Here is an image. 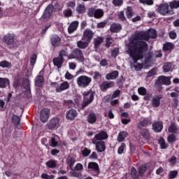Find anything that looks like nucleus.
I'll list each match as a JSON object with an SVG mask.
<instances>
[{"mask_svg":"<svg viewBox=\"0 0 179 179\" xmlns=\"http://www.w3.org/2000/svg\"><path fill=\"white\" fill-rule=\"evenodd\" d=\"M136 36H133V38L130 41V43L127 45V52L133 59V62H131L130 64L131 68H134L135 71H142V69L143 68V64L138 63V61L143 58V52L146 51L147 45L146 44L143 43L141 48L136 46Z\"/></svg>","mask_w":179,"mask_h":179,"instance_id":"nucleus-1","label":"nucleus"},{"mask_svg":"<svg viewBox=\"0 0 179 179\" xmlns=\"http://www.w3.org/2000/svg\"><path fill=\"white\" fill-rule=\"evenodd\" d=\"M134 36H136L134 41L136 43L135 46L138 47V48H142V47H143V44H145L147 45V50L148 43L143 41V40L145 41H149L150 38H156L157 33L156 32V30L153 29H149L148 32L137 31L131 36V37L129 38V43H131V40H132Z\"/></svg>","mask_w":179,"mask_h":179,"instance_id":"nucleus-2","label":"nucleus"},{"mask_svg":"<svg viewBox=\"0 0 179 179\" xmlns=\"http://www.w3.org/2000/svg\"><path fill=\"white\" fill-rule=\"evenodd\" d=\"M76 83L78 87L85 89L92 83V78L87 76H80L77 78Z\"/></svg>","mask_w":179,"mask_h":179,"instance_id":"nucleus-3","label":"nucleus"},{"mask_svg":"<svg viewBox=\"0 0 179 179\" xmlns=\"http://www.w3.org/2000/svg\"><path fill=\"white\" fill-rule=\"evenodd\" d=\"M83 97V108H85V107L89 106L94 100V92L91 90L85 92Z\"/></svg>","mask_w":179,"mask_h":179,"instance_id":"nucleus-4","label":"nucleus"},{"mask_svg":"<svg viewBox=\"0 0 179 179\" xmlns=\"http://www.w3.org/2000/svg\"><path fill=\"white\" fill-rule=\"evenodd\" d=\"M169 6L168 3H162L157 8V10L163 16H166L167 15H174V11L170 10Z\"/></svg>","mask_w":179,"mask_h":179,"instance_id":"nucleus-5","label":"nucleus"},{"mask_svg":"<svg viewBox=\"0 0 179 179\" xmlns=\"http://www.w3.org/2000/svg\"><path fill=\"white\" fill-rule=\"evenodd\" d=\"M50 86L52 87H55L57 93H61V92H64V90L69 89V83H68V82L62 83L60 85L58 83H51Z\"/></svg>","mask_w":179,"mask_h":179,"instance_id":"nucleus-6","label":"nucleus"},{"mask_svg":"<svg viewBox=\"0 0 179 179\" xmlns=\"http://www.w3.org/2000/svg\"><path fill=\"white\" fill-rule=\"evenodd\" d=\"M73 58H77V59H79L81 62H83V61H85V57H83V53L79 49H76L69 56V59H72Z\"/></svg>","mask_w":179,"mask_h":179,"instance_id":"nucleus-7","label":"nucleus"},{"mask_svg":"<svg viewBox=\"0 0 179 179\" xmlns=\"http://www.w3.org/2000/svg\"><path fill=\"white\" fill-rule=\"evenodd\" d=\"M88 171L90 173H92L94 176L99 175L100 169H99V164L96 162H89L88 163Z\"/></svg>","mask_w":179,"mask_h":179,"instance_id":"nucleus-8","label":"nucleus"},{"mask_svg":"<svg viewBox=\"0 0 179 179\" xmlns=\"http://www.w3.org/2000/svg\"><path fill=\"white\" fill-rule=\"evenodd\" d=\"M108 138V135L106 131H101L99 134H96L95 136L92 139V143L96 144L98 141H104V139H107Z\"/></svg>","mask_w":179,"mask_h":179,"instance_id":"nucleus-9","label":"nucleus"},{"mask_svg":"<svg viewBox=\"0 0 179 179\" xmlns=\"http://www.w3.org/2000/svg\"><path fill=\"white\" fill-rule=\"evenodd\" d=\"M93 36H94V33L93 32V31H92V29H87L83 32L82 40L90 43V41H92V39L93 38Z\"/></svg>","mask_w":179,"mask_h":179,"instance_id":"nucleus-10","label":"nucleus"},{"mask_svg":"<svg viewBox=\"0 0 179 179\" xmlns=\"http://www.w3.org/2000/svg\"><path fill=\"white\" fill-rule=\"evenodd\" d=\"M49 129H55L59 127V118H52L48 124Z\"/></svg>","mask_w":179,"mask_h":179,"instance_id":"nucleus-11","label":"nucleus"},{"mask_svg":"<svg viewBox=\"0 0 179 179\" xmlns=\"http://www.w3.org/2000/svg\"><path fill=\"white\" fill-rule=\"evenodd\" d=\"M50 115V109L48 108H43L41 111V122H45L48 120V117Z\"/></svg>","mask_w":179,"mask_h":179,"instance_id":"nucleus-12","label":"nucleus"},{"mask_svg":"<svg viewBox=\"0 0 179 179\" xmlns=\"http://www.w3.org/2000/svg\"><path fill=\"white\" fill-rule=\"evenodd\" d=\"M170 77H166L164 76H162L158 78L157 83L158 85H171V81L170 80Z\"/></svg>","mask_w":179,"mask_h":179,"instance_id":"nucleus-13","label":"nucleus"},{"mask_svg":"<svg viewBox=\"0 0 179 179\" xmlns=\"http://www.w3.org/2000/svg\"><path fill=\"white\" fill-rule=\"evenodd\" d=\"M78 117V111L75 109H70L66 113V119L70 120L71 121L75 120Z\"/></svg>","mask_w":179,"mask_h":179,"instance_id":"nucleus-14","label":"nucleus"},{"mask_svg":"<svg viewBox=\"0 0 179 179\" xmlns=\"http://www.w3.org/2000/svg\"><path fill=\"white\" fill-rule=\"evenodd\" d=\"M50 41L53 47H58L59 45H61V38H59L58 35H53Z\"/></svg>","mask_w":179,"mask_h":179,"instance_id":"nucleus-15","label":"nucleus"},{"mask_svg":"<svg viewBox=\"0 0 179 179\" xmlns=\"http://www.w3.org/2000/svg\"><path fill=\"white\" fill-rule=\"evenodd\" d=\"M78 26H79V22L78 21L72 22L68 27L69 34H72V33H73V31H75L78 29Z\"/></svg>","mask_w":179,"mask_h":179,"instance_id":"nucleus-16","label":"nucleus"},{"mask_svg":"<svg viewBox=\"0 0 179 179\" xmlns=\"http://www.w3.org/2000/svg\"><path fill=\"white\" fill-rule=\"evenodd\" d=\"M162 129H163V123L162 122H156L152 124L154 132H162Z\"/></svg>","mask_w":179,"mask_h":179,"instance_id":"nucleus-17","label":"nucleus"},{"mask_svg":"<svg viewBox=\"0 0 179 179\" xmlns=\"http://www.w3.org/2000/svg\"><path fill=\"white\" fill-rule=\"evenodd\" d=\"M96 150L99 153H101V152H104L106 150V144L104 143V141H96Z\"/></svg>","mask_w":179,"mask_h":179,"instance_id":"nucleus-18","label":"nucleus"},{"mask_svg":"<svg viewBox=\"0 0 179 179\" xmlns=\"http://www.w3.org/2000/svg\"><path fill=\"white\" fill-rule=\"evenodd\" d=\"M4 41L8 45H12V44H13V43L15 42V36L10 34H7L4 37Z\"/></svg>","mask_w":179,"mask_h":179,"instance_id":"nucleus-19","label":"nucleus"},{"mask_svg":"<svg viewBox=\"0 0 179 179\" xmlns=\"http://www.w3.org/2000/svg\"><path fill=\"white\" fill-rule=\"evenodd\" d=\"M162 95L154 96L151 101L152 107H159V106H160V100H162Z\"/></svg>","mask_w":179,"mask_h":179,"instance_id":"nucleus-20","label":"nucleus"},{"mask_svg":"<svg viewBox=\"0 0 179 179\" xmlns=\"http://www.w3.org/2000/svg\"><path fill=\"white\" fill-rule=\"evenodd\" d=\"M114 87V82H108L105 81L102 84H101L100 87L101 90L104 92V90H107V89H110V87Z\"/></svg>","mask_w":179,"mask_h":179,"instance_id":"nucleus-21","label":"nucleus"},{"mask_svg":"<svg viewBox=\"0 0 179 179\" xmlns=\"http://www.w3.org/2000/svg\"><path fill=\"white\" fill-rule=\"evenodd\" d=\"M118 71H114L112 73L106 74V79L107 80H114V79H117V78H118Z\"/></svg>","mask_w":179,"mask_h":179,"instance_id":"nucleus-22","label":"nucleus"},{"mask_svg":"<svg viewBox=\"0 0 179 179\" xmlns=\"http://www.w3.org/2000/svg\"><path fill=\"white\" fill-rule=\"evenodd\" d=\"M53 64L55 65V66H57V68H62V64H64V59L62 57H55L53 59Z\"/></svg>","mask_w":179,"mask_h":179,"instance_id":"nucleus-23","label":"nucleus"},{"mask_svg":"<svg viewBox=\"0 0 179 179\" xmlns=\"http://www.w3.org/2000/svg\"><path fill=\"white\" fill-rule=\"evenodd\" d=\"M122 29V27L120 24H112L110 27L111 33H118Z\"/></svg>","mask_w":179,"mask_h":179,"instance_id":"nucleus-24","label":"nucleus"},{"mask_svg":"<svg viewBox=\"0 0 179 179\" xmlns=\"http://www.w3.org/2000/svg\"><path fill=\"white\" fill-rule=\"evenodd\" d=\"M103 41H104V38H103V36H97L96 38H94V48H99Z\"/></svg>","mask_w":179,"mask_h":179,"instance_id":"nucleus-25","label":"nucleus"},{"mask_svg":"<svg viewBox=\"0 0 179 179\" xmlns=\"http://www.w3.org/2000/svg\"><path fill=\"white\" fill-rule=\"evenodd\" d=\"M9 79L6 78H0V87L1 89H5V87L9 86Z\"/></svg>","mask_w":179,"mask_h":179,"instance_id":"nucleus-26","label":"nucleus"},{"mask_svg":"<svg viewBox=\"0 0 179 179\" xmlns=\"http://www.w3.org/2000/svg\"><path fill=\"white\" fill-rule=\"evenodd\" d=\"M51 13H52V6L51 5H49L44 11V19H48V17L51 16Z\"/></svg>","mask_w":179,"mask_h":179,"instance_id":"nucleus-27","label":"nucleus"},{"mask_svg":"<svg viewBox=\"0 0 179 179\" xmlns=\"http://www.w3.org/2000/svg\"><path fill=\"white\" fill-rule=\"evenodd\" d=\"M89 43L90 42L87 41L81 40L77 42V47H78V48H81L82 50H85V48H87Z\"/></svg>","mask_w":179,"mask_h":179,"instance_id":"nucleus-28","label":"nucleus"},{"mask_svg":"<svg viewBox=\"0 0 179 179\" xmlns=\"http://www.w3.org/2000/svg\"><path fill=\"white\" fill-rule=\"evenodd\" d=\"M58 141H59V136L55 135L50 140V146L52 148H57L58 146Z\"/></svg>","mask_w":179,"mask_h":179,"instance_id":"nucleus-29","label":"nucleus"},{"mask_svg":"<svg viewBox=\"0 0 179 179\" xmlns=\"http://www.w3.org/2000/svg\"><path fill=\"white\" fill-rule=\"evenodd\" d=\"M127 136H128V133H127L126 131H120L117 136V141L118 142H124V141H125V138H127Z\"/></svg>","mask_w":179,"mask_h":179,"instance_id":"nucleus-30","label":"nucleus"},{"mask_svg":"<svg viewBox=\"0 0 179 179\" xmlns=\"http://www.w3.org/2000/svg\"><path fill=\"white\" fill-rule=\"evenodd\" d=\"M97 121V116L94 113H90L87 117V122L89 124H94Z\"/></svg>","mask_w":179,"mask_h":179,"instance_id":"nucleus-31","label":"nucleus"},{"mask_svg":"<svg viewBox=\"0 0 179 179\" xmlns=\"http://www.w3.org/2000/svg\"><path fill=\"white\" fill-rule=\"evenodd\" d=\"M43 83H44V78L41 76H38L35 79V86L41 87L43 86Z\"/></svg>","mask_w":179,"mask_h":179,"instance_id":"nucleus-32","label":"nucleus"},{"mask_svg":"<svg viewBox=\"0 0 179 179\" xmlns=\"http://www.w3.org/2000/svg\"><path fill=\"white\" fill-rule=\"evenodd\" d=\"M0 67L3 69L7 68L8 69H10V68H12V63L6 60H3L0 62Z\"/></svg>","mask_w":179,"mask_h":179,"instance_id":"nucleus-33","label":"nucleus"},{"mask_svg":"<svg viewBox=\"0 0 179 179\" xmlns=\"http://www.w3.org/2000/svg\"><path fill=\"white\" fill-rule=\"evenodd\" d=\"M45 165L48 169H55L57 167V161L52 159L49 160L46 162Z\"/></svg>","mask_w":179,"mask_h":179,"instance_id":"nucleus-34","label":"nucleus"},{"mask_svg":"<svg viewBox=\"0 0 179 179\" xmlns=\"http://www.w3.org/2000/svg\"><path fill=\"white\" fill-rule=\"evenodd\" d=\"M103 15H104V11L101 9H97L94 10V16L96 19H100V17H103Z\"/></svg>","mask_w":179,"mask_h":179,"instance_id":"nucleus-35","label":"nucleus"},{"mask_svg":"<svg viewBox=\"0 0 179 179\" xmlns=\"http://www.w3.org/2000/svg\"><path fill=\"white\" fill-rule=\"evenodd\" d=\"M164 72H170L173 69V64L171 63H165L163 66Z\"/></svg>","mask_w":179,"mask_h":179,"instance_id":"nucleus-36","label":"nucleus"},{"mask_svg":"<svg viewBox=\"0 0 179 179\" xmlns=\"http://www.w3.org/2000/svg\"><path fill=\"white\" fill-rule=\"evenodd\" d=\"M126 15L128 19H131L134 16V11H132V7H127L126 9Z\"/></svg>","mask_w":179,"mask_h":179,"instance_id":"nucleus-37","label":"nucleus"},{"mask_svg":"<svg viewBox=\"0 0 179 179\" xmlns=\"http://www.w3.org/2000/svg\"><path fill=\"white\" fill-rule=\"evenodd\" d=\"M70 174L72 177H76L77 178L80 179L83 178V175H82V173H78L73 170L70 172Z\"/></svg>","mask_w":179,"mask_h":179,"instance_id":"nucleus-38","label":"nucleus"},{"mask_svg":"<svg viewBox=\"0 0 179 179\" xmlns=\"http://www.w3.org/2000/svg\"><path fill=\"white\" fill-rule=\"evenodd\" d=\"M171 9H177L179 8V1H173L169 3Z\"/></svg>","mask_w":179,"mask_h":179,"instance_id":"nucleus-39","label":"nucleus"},{"mask_svg":"<svg viewBox=\"0 0 179 179\" xmlns=\"http://www.w3.org/2000/svg\"><path fill=\"white\" fill-rule=\"evenodd\" d=\"M126 148H127V145H125V143H122L121 145L119 147L117 150L118 155H122Z\"/></svg>","mask_w":179,"mask_h":179,"instance_id":"nucleus-40","label":"nucleus"},{"mask_svg":"<svg viewBox=\"0 0 179 179\" xmlns=\"http://www.w3.org/2000/svg\"><path fill=\"white\" fill-rule=\"evenodd\" d=\"M173 47V43H167L164 45L163 50L164 51H170V50H172Z\"/></svg>","mask_w":179,"mask_h":179,"instance_id":"nucleus-41","label":"nucleus"},{"mask_svg":"<svg viewBox=\"0 0 179 179\" xmlns=\"http://www.w3.org/2000/svg\"><path fill=\"white\" fill-rule=\"evenodd\" d=\"M81 152H82V155L85 156V157H87V156H89L92 152L90 150L86 148H83Z\"/></svg>","mask_w":179,"mask_h":179,"instance_id":"nucleus-42","label":"nucleus"},{"mask_svg":"<svg viewBox=\"0 0 179 179\" xmlns=\"http://www.w3.org/2000/svg\"><path fill=\"white\" fill-rule=\"evenodd\" d=\"M131 176L133 179H138V173L134 167H132L131 169Z\"/></svg>","mask_w":179,"mask_h":179,"instance_id":"nucleus-43","label":"nucleus"},{"mask_svg":"<svg viewBox=\"0 0 179 179\" xmlns=\"http://www.w3.org/2000/svg\"><path fill=\"white\" fill-rule=\"evenodd\" d=\"M41 178H42V179H55V176L48 175L47 173H42L41 176Z\"/></svg>","mask_w":179,"mask_h":179,"instance_id":"nucleus-44","label":"nucleus"},{"mask_svg":"<svg viewBox=\"0 0 179 179\" xmlns=\"http://www.w3.org/2000/svg\"><path fill=\"white\" fill-rule=\"evenodd\" d=\"M76 10L78 13H85V6L83 4H80L77 6Z\"/></svg>","mask_w":179,"mask_h":179,"instance_id":"nucleus-45","label":"nucleus"},{"mask_svg":"<svg viewBox=\"0 0 179 179\" xmlns=\"http://www.w3.org/2000/svg\"><path fill=\"white\" fill-rule=\"evenodd\" d=\"M37 61V55L34 54L30 57V64L32 66H34L36 62Z\"/></svg>","mask_w":179,"mask_h":179,"instance_id":"nucleus-46","label":"nucleus"},{"mask_svg":"<svg viewBox=\"0 0 179 179\" xmlns=\"http://www.w3.org/2000/svg\"><path fill=\"white\" fill-rule=\"evenodd\" d=\"M12 121L15 125H17L20 122V117L17 115H13L12 117Z\"/></svg>","mask_w":179,"mask_h":179,"instance_id":"nucleus-47","label":"nucleus"},{"mask_svg":"<svg viewBox=\"0 0 179 179\" xmlns=\"http://www.w3.org/2000/svg\"><path fill=\"white\" fill-rule=\"evenodd\" d=\"M138 94H141V96H145L147 91H146V88L143 87H141L138 89Z\"/></svg>","mask_w":179,"mask_h":179,"instance_id":"nucleus-48","label":"nucleus"},{"mask_svg":"<svg viewBox=\"0 0 179 179\" xmlns=\"http://www.w3.org/2000/svg\"><path fill=\"white\" fill-rule=\"evenodd\" d=\"M178 174V172L177 171H172L169 174V179L176 178Z\"/></svg>","mask_w":179,"mask_h":179,"instance_id":"nucleus-49","label":"nucleus"},{"mask_svg":"<svg viewBox=\"0 0 179 179\" xmlns=\"http://www.w3.org/2000/svg\"><path fill=\"white\" fill-rule=\"evenodd\" d=\"M159 143L162 149H166V148H167V144H166V143L164 142V139L160 138L159 141Z\"/></svg>","mask_w":179,"mask_h":179,"instance_id":"nucleus-50","label":"nucleus"},{"mask_svg":"<svg viewBox=\"0 0 179 179\" xmlns=\"http://www.w3.org/2000/svg\"><path fill=\"white\" fill-rule=\"evenodd\" d=\"M64 16L66 17H70V16H72V10L68 8V9H66L64 11Z\"/></svg>","mask_w":179,"mask_h":179,"instance_id":"nucleus-51","label":"nucleus"},{"mask_svg":"<svg viewBox=\"0 0 179 179\" xmlns=\"http://www.w3.org/2000/svg\"><path fill=\"white\" fill-rule=\"evenodd\" d=\"M176 131H177V127L176 126V124L174 123H172L169 128V131L174 133V132H176Z\"/></svg>","mask_w":179,"mask_h":179,"instance_id":"nucleus-52","label":"nucleus"},{"mask_svg":"<svg viewBox=\"0 0 179 179\" xmlns=\"http://www.w3.org/2000/svg\"><path fill=\"white\" fill-rule=\"evenodd\" d=\"M67 163H68L69 166H70V168L72 169V166H73V164H75V159H73V158H72V157H69L67 159Z\"/></svg>","mask_w":179,"mask_h":179,"instance_id":"nucleus-53","label":"nucleus"},{"mask_svg":"<svg viewBox=\"0 0 179 179\" xmlns=\"http://www.w3.org/2000/svg\"><path fill=\"white\" fill-rule=\"evenodd\" d=\"M113 41H114V40L113 39V38L111 37H108L106 38V47H110V45H111L113 44Z\"/></svg>","mask_w":179,"mask_h":179,"instance_id":"nucleus-54","label":"nucleus"},{"mask_svg":"<svg viewBox=\"0 0 179 179\" xmlns=\"http://www.w3.org/2000/svg\"><path fill=\"white\" fill-rule=\"evenodd\" d=\"M145 171H146V166H140L138 169L139 176H143Z\"/></svg>","mask_w":179,"mask_h":179,"instance_id":"nucleus-55","label":"nucleus"},{"mask_svg":"<svg viewBox=\"0 0 179 179\" xmlns=\"http://www.w3.org/2000/svg\"><path fill=\"white\" fill-rule=\"evenodd\" d=\"M141 3L143 5H152L153 3V0H139Z\"/></svg>","mask_w":179,"mask_h":179,"instance_id":"nucleus-56","label":"nucleus"},{"mask_svg":"<svg viewBox=\"0 0 179 179\" xmlns=\"http://www.w3.org/2000/svg\"><path fill=\"white\" fill-rule=\"evenodd\" d=\"M176 141V136L174 134L169 135L168 136V142L169 143H173V142Z\"/></svg>","mask_w":179,"mask_h":179,"instance_id":"nucleus-57","label":"nucleus"},{"mask_svg":"<svg viewBox=\"0 0 179 179\" xmlns=\"http://www.w3.org/2000/svg\"><path fill=\"white\" fill-rule=\"evenodd\" d=\"M74 170L76 171H80L83 170V165H82V164H80V163L77 164L74 168Z\"/></svg>","mask_w":179,"mask_h":179,"instance_id":"nucleus-58","label":"nucleus"},{"mask_svg":"<svg viewBox=\"0 0 179 179\" xmlns=\"http://www.w3.org/2000/svg\"><path fill=\"white\" fill-rule=\"evenodd\" d=\"M118 17L120 20H122V22H124V20H127V18H125V15H124V11L119 12Z\"/></svg>","mask_w":179,"mask_h":179,"instance_id":"nucleus-59","label":"nucleus"},{"mask_svg":"<svg viewBox=\"0 0 179 179\" xmlns=\"http://www.w3.org/2000/svg\"><path fill=\"white\" fill-rule=\"evenodd\" d=\"M66 6L67 8H71V9H73L75 6H76V3H75L74 1H69L66 3Z\"/></svg>","mask_w":179,"mask_h":179,"instance_id":"nucleus-60","label":"nucleus"},{"mask_svg":"<svg viewBox=\"0 0 179 179\" xmlns=\"http://www.w3.org/2000/svg\"><path fill=\"white\" fill-rule=\"evenodd\" d=\"M118 52H120V49H118V48L113 49L112 51V57L115 58V57H117V55H118Z\"/></svg>","mask_w":179,"mask_h":179,"instance_id":"nucleus-61","label":"nucleus"},{"mask_svg":"<svg viewBox=\"0 0 179 179\" xmlns=\"http://www.w3.org/2000/svg\"><path fill=\"white\" fill-rule=\"evenodd\" d=\"M65 78L67 79V80H71L73 79V76L71 74L69 71H67L65 74Z\"/></svg>","mask_w":179,"mask_h":179,"instance_id":"nucleus-62","label":"nucleus"},{"mask_svg":"<svg viewBox=\"0 0 179 179\" xmlns=\"http://www.w3.org/2000/svg\"><path fill=\"white\" fill-rule=\"evenodd\" d=\"M122 0H113V3L115 6H120L122 4Z\"/></svg>","mask_w":179,"mask_h":179,"instance_id":"nucleus-63","label":"nucleus"},{"mask_svg":"<svg viewBox=\"0 0 179 179\" xmlns=\"http://www.w3.org/2000/svg\"><path fill=\"white\" fill-rule=\"evenodd\" d=\"M67 56H68V53H66V52L65 50H61L59 52V57L60 58H63L64 59V57H67Z\"/></svg>","mask_w":179,"mask_h":179,"instance_id":"nucleus-64","label":"nucleus"}]
</instances>
